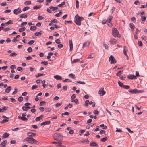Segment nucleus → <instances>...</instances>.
<instances>
[{
  "label": "nucleus",
  "instance_id": "f257e3e1",
  "mask_svg": "<svg viewBox=\"0 0 147 147\" xmlns=\"http://www.w3.org/2000/svg\"><path fill=\"white\" fill-rule=\"evenodd\" d=\"M23 141H26L28 143L31 144H34L37 145H39L40 144V142L36 140L33 138H30V137H28L26 138Z\"/></svg>",
  "mask_w": 147,
  "mask_h": 147
},
{
  "label": "nucleus",
  "instance_id": "f03ea898",
  "mask_svg": "<svg viewBox=\"0 0 147 147\" xmlns=\"http://www.w3.org/2000/svg\"><path fill=\"white\" fill-rule=\"evenodd\" d=\"M53 137L54 139L57 141H61L63 139V136L60 133H55L53 135Z\"/></svg>",
  "mask_w": 147,
  "mask_h": 147
},
{
  "label": "nucleus",
  "instance_id": "7ed1b4c3",
  "mask_svg": "<svg viewBox=\"0 0 147 147\" xmlns=\"http://www.w3.org/2000/svg\"><path fill=\"white\" fill-rule=\"evenodd\" d=\"M112 34L115 37H120V35L117 29L115 28H112Z\"/></svg>",
  "mask_w": 147,
  "mask_h": 147
},
{
  "label": "nucleus",
  "instance_id": "20e7f679",
  "mask_svg": "<svg viewBox=\"0 0 147 147\" xmlns=\"http://www.w3.org/2000/svg\"><path fill=\"white\" fill-rule=\"evenodd\" d=\"M109 61L111 64H115L116 63L117 61L114 57L112 55H111L109 58Z\"/></svg>",
  "mask_w": 147,
  "mask_h": 147
},
{
  "label": "nucleus",
  "instance_id": "39448f33",
  "mask_svg": "<svg viewBox=\"0 0 147 147\" xmlns=\"http://www.w3.org/2000/svg\"><path fill=\"white\" fill-rule=\"evenodd\" d=\"M104 88H101L98 91V94L101 96H103L105 93V92L104 91Z\"/></svg>",
  "mask_w": 147,
  "mask_h": 147
},
{
  "label": "nucleus",
  "instance_id": "423d86ee",
  "mask_svg": "<svg viewBox=\"0 0 147 147\" xmlns=\"http://www.w3.org/2000/svg\"><path fill=\"white\" fill-rule=\"evenodd\" d=\"M21 9L20 8H18L17 9H15L13 11V13L16 15H18L21 12Z\"/></svg>",
  "mask_w": 147,
  "mask_h": 147
},
{
  "label": "nucleus",
  "instance_id": "0eeeda50",
  "mask_svg": "<svg viewBox=\"0 0 147 147\" xmlns=\"http://www.w3.org/2000/svg\"><path fill=\"white\" fill-rule=\"evenodd\" d=\"M83 20V17H80L78 14L76 15L75 17V20H76L82 21Z\"/></svg>",
  "mask_w": 147,
  "mask_h": 147
},
{
  "label": "nucleus",
  "instance_id": "6e6552de",
  "mask_svg": "<svg viewBox=\"0 0 147 147\" xmlns=\"http://www.w3.org/2000/svg\"><path fill=\"white\" fill-rule=\"evenodd\" d=\"M69 45L70 46V51H71L73 48V44L72 40H69Z\"/></svg>",
  "mask_w": 147,
  "mask_h": 147
},
{
  "label": "nucleus",
  "instance_id": "1a4fd4ad",
  "mask_svg": "<svg viewBox=\"0 0 147 147\" xmlns=\"http://www.w3.org/2000/svg\"><path fill=\"white\" fill-rule=\"evenodd\" d=\"M89 141L87 139H86L85 140H81L78 141L79 142L81 143H85L86 144H88V143Z\"/></svg>",
  "mask_w": 147,
  "mask_h": 147
},
{
  "label": "nucleus",
  "instance_id": "9d476101",
  "mask_svg": "<svg viewBox=\"0 0 147 147\" xmlns=\"http://www.w3.org/2000/svg\"><path fill=\"white\" fill-rule=\"evenodd\" d=\"M90 145L92 147H97L98 146V145L95 142H91Z\"/></svg>",
  "mask_w": 147,
  "mask_h": 147
},
{
  "label": "nucleus",
  "instance_id": "9b49d317",
  "mask_svg": "<svg viewBox=\"0 0 147 147\" xmlns=\"http://www.w3.org/2000/svg\"><path fill=\"white\" fill-rule=\"evenodd\" d=\"M27 134L28 136H29V137H31L34 136L36 134V133H33L32 132H28L27 133Z\"/></svg>",
  "mask_w": 147,
  "mask_h": 147
},
{
  "label": "nucleus",
  "instance_id": "f8f14e48",
  "mask_svg": "<svg viewBox=\"0 0 147 147\" xmlns=\"http://www.w3.org/2000/svg\"><path fill=\"white\" fill-rule=\"evenodd\" d=\"M129 92L131 93H137V90L136 89L129 90Z\"/></svg>",
  "mask_w": 147,
  "mask_h": 147
},
{
  "label": "nucleus",
  "instance_id": "ddd939ff",
  "mask_svg": "<svg viewBox=\"0 0 147 147\" xmlns=\"http://www.w3.org/2000/svg\"><path fill=\"white\" fill-rule=\"evenodd\" d=\"M50 121H46L45 122H43L40 125L41 126H44L45 125H48L50 123Z\"/></svg>",
  "mask_w": 147,
  "mask_h": 147
},
{
  "label": "nucleus",
  "instance_id": "4468645a",
  "mask_svg": "<svg viewBox=\"0 0 147 147\" xmlns=\"http://www.w3.org/2000/svg\"><path fill=\"white\" fill-rule=\"evenodd\" d=\"M43 117L44 115L42 114L40 116L36 117L35 119V120L36 121H39L43 118Z\"/></svg>",
  "mask_w": 147,
  "mask_h": 147
},
{
  "label": "nucleus",
  "instance_id": "2eb2a0df",
  "mask_svg": "<svg viewBox=\"0 0 147 147\" xmlns=\"http://www.w3.org/2000/svg\"><path fill=\"white\" fill-rule=\"evenodd\" d=\"M54 78L57 80H60L62 79V77L60 76L57 75L54 76Z\"/></svg>",
  "mask_w": 147,
  "mask_h": 147
},
{
  "label": "nucleus",
  "instance_id": "dca6fc26",
  "mask_svg": "<svg viewBox=\"0 0 147 147\" xmlns=\"http://www.w3.org/2000/svg\"><path fill=\"white\" fill-rule=\"evenodd\" d=\"M127 78L128 79H136V77L134 75H131L129 76H127Z\"/></svg>",
  "mask_w": 147,
  "mask_h": 147
},
{
  "label": "nucleus",
  "instance_id": "f3484780",
  "mask_svg": "<svg viewBox=\"0 0 147 147\" xmlns=\"http://www.w3.org/2000/svg\"><path fill=\"white\" fill-rule=\"evenodd\" d=\"M90 43V42H86L84 43L83 45L82 48H84L85 46H88L89 45Z\"/></svg>",
  "mask_w": 147,
  "mask_h": 147
},
{
  "label": "nucleus",
  "instance_id": "a211bd4d",
  "mask_svg": "<svg viewBox=\"0 0 147 147\" xmlns=\"http://www.w3.org/2000/svg\"><path fill=\"white\" fill-rule=\"evenodd\" d=\"M11 89V87L10 86H9L5 90V92L7 93H9Z\"/></svg>",
  "mask_w": 147,
  "mask_h": 147
},
{
  "label": "nucleus",
  "instance_id": "6ab92c4d",
  "mask_svg": "<svg viewBox=\"0 0 147 147\" xmlns=\"http://www.w3.org/2000/svg\"><path fill=\"white\" fill-rule=\"evenodd\" d=\"M117 42V40L114 39H112L110 41V42L111 44H114L116 43Z\"/></svg>",
  "mask_w": 147,
  "mask_h": 147
},
{
  "label": "nucleus",
  "instance_id": "aec40b11",
  "mask_svg": "<svg viewBox=\"0 0 147 147\" xmlns=\"http://www.w3.org/2000/svg\"><path fill=\"white\" fill-rule=\"evenodd\" d=\"M113 18V17L112 16H109L107 20L108 21V22L110 23V22L111 21Z\"/></svg>",
  "mask_w": 147,
  "mask_h": 147
},
{
  "label": "nucleus",
  "instance_id": "412c9836",
  "mask_svg": "<svg viewBox=\"0 0 147 147\" xmlns=\"http://www.w3.org/2000/svg\"><path fill=\"white\" fill-rule=\"evenodd\" d=\"M76 94H72V96L71 97V102H74V100L76 98Z\"/></svg>",
  "mask_w": 147,
  "mask_h": 147
},
{
  "label": "nucleus",
  "instance_id": "4be33fe9",
  "mask_svg": "<svg viewBox=\"0 0 147 147\" xmlns=\"http://www.w3.org/2000/svg\"><path fill=\"white\" fill-rule=\"evenodd\" d=\"M9 135V133L5 132L3 134V137L4 138H7L8 137Z\"/></svg>",
  "mask_w": 147,
  "mask_h": 147
},
{
  "label": "nucleus",
  "instance_id": "5701e85b",
  "mask_svg": "<svg viewBox=\"0 0 147 147\" xmlns=\"http://www.w3.org/2000/svg\"><path fill=\"white\" fill-rule=\"evenodd\" d=\"M81 21H78L77 20H74V22L78 25L80 26L81 24Z\"/></svg>",
  "mask_w": 147,
  "mask_h": 147
},
{
  "label": "nucleus",
  "instance_id": "b1692460",
  "mask_svg": "<svg viewBox=\"0 0 147 147\" xmlns=\"http://www.w3.org/2000/svg\"><path fill=\"white\" fill-rule=\"evenodd\" d=\"M42 32V31H40L39 32H36L35 33V34L37 36H40L41 35Z\"/></svg>",
  "mask_w": 147,
  "mask_h": 147
},
{
  "label": "nucleus",
  "instance_id": "393cba45",
  "mask_svg": "<svg viewBox=\"0 0 147 147\" xmlns=\"http://www.w3.org/2000/svg\"><path fill=\"white\" fill-rule=\"evenodd\" d=\"M19 16L21 18H27L28 16V15L26 14H22L19 15Z\"/></svg>",
  "mask_w": 147,
  "mask_h": 147
},
{
  "label": "nucleus",
  "instance_id": "a878e982",
  "mask_svg": "<svg viewBox=\"0 0 147 147\" xmlns=\"http://www.w3.org/2000/svg\"><path fill=\"white\" fill-rule=\"evenodd\" d=\"M37 28L35 26H31L30 28V30H35Z\"/></svg>",
  "mask_w": 147,
  "mask_h": 147
},
{
  "label": "nucleus",
  "instance_id": "bb28decb",
  "mask_svg": "<svg viewBox=\"0 0 147 147\" xmlns=\"http://www.w3.org/2000/svg\"><path fill=\"white\" fill-rule=\"evenodd\" d=\"M130 27L132 29V30H134L135 28V25L132 23H130L129 24Z\"/></svg>",
  "mask_w": 147,
  "mask_h": 147
},
{
  "label": "nucleus",
  "instance_id": "cd10ccee",
  "mask_svg": "<svg viewBox=\"0 0 147 147\" xmlns=\"http://www.w3.org/2000/svg\"><path fill=\"white\" fill-rule=\"evenodd\" d=\"M51 143L54 144H57V146H61L62 143L61 142H52Z\"/></svg>",
  "mask_w": 147,
  "mask_h": 147
},
{
  "label": "nucleus",
  "instance_id": "c85d7f7f",
  "mask_svg": "<svg viewBox=\"0 0 147 147\" xmlns=\"http://www.w3.org/2000/svg\"><path fill=\"white\" fill-rule=\"evenodd\" d=\"M31 1H26L24 3V4L26 5H28L31 4Z\"/></svg>",
  "mask_w": 147,
  "mask_h": 147
},
{
  "label": "nucleus",
  "instance_id": "c756f323",
  "mask_svg": "<svg viewBox=\"0 0 147 147\" xmlns=\"http://www.w3.org/2000/svg\"><path fill=\"white\" fill-rule=\"evenodd\" d=\"M65 2L64 1L63 2L61 3V4H59L58 6L60 7H63V6L65 5Z\"/></svg>",
  "mask_w": 147,
  "mask_h": 147
},
{
  "label": "nucleus",
  "instance_id": "7c9ffc66",
  "mask_svg": "<svg viewBox=\"0 0 147 147\" xmlns=\"http://www.w3.org/2000/svg\"><path fill=\"white\" fill-rule=\"evenodd\" d=\"M7 141L6 140H5L3 141V142H2L1 144L2 146H5V145H6V144H7Z\"/></svg>",
  "mask_w": 147,
  "mask_h": 147
},
{
  "label": "nucleus",
  "instance_id": "2f4dec72",
  "mask_svg": "<svg viewBox=\"0 0 147 147\" xmlns=\"http://www.w3.org/2000/svg\"><path fill=\"white\" fill-rule=\"evenodd\" d=\"M94 56V54L92 53L88 57V58H92Z\"/></svg>",
  "mask_w": 147,
  "mask_h": 147
},
{
  "label": "nucleus",
  "instance_id": "473e14b6",
  "mask_svg": "<svg viewBox=\"0 0 147 147\" xmlns=\"http://www.w3.org/2000/svg\"><path fill=\"white\" fill-rule=\"evenodd\" d=\"M118 84L121 87H123L124 85L123 84V83L119 81H118Z\"/></svg>",
  "mask_w": 147,
  "mask_h": 147
},
{
  "label": "nucleus",
  "instance_id": "72a5a7b5",
  "mask_svg": "<svg viewBox=\"0 0 147 147\" xmlns=\"http://www.w3.org/2000/svg\"><path fill=\"white\" fill-rule=\"evenodd\" d=\"M41 7V6L39 5L38 7L37 6H34L33 7V9L34 10L35 9H40Z\"/></svg>",
  "mask_w": 147,
  "mask_h": 147
},
{
  "label": "nucleus",
  "instance_id": "f704fd0d",
  "mask_svg": "<svg viewBox=\"0 0 147 147\" xmlns=\"http://www.w3.org/2000/svg\"><path fill=\"white\" fill-rule=\"evenodd\" d=\"M89 104V101L88 100H86L85 102L84 105L86 107H88V106Z\"/></svg>",
  "mask_w": 147,
  "mask_h": 147
},
{
  "label": "nucleus",
  "instance_id": "c9c22d12",
  "mask_svg": "<svg viewBox=\"0 0 147 147\" xmlns=\"http://www.w3.org/2000/svg\"><path fill=\"white\" fill-rule=\"evenodd\" d=\"M127 48V47L125 46H124V47H123V48H124V49H123V53L124 54L126 55V56H127V54L126 53V51L125 50V49Z\"/></svg>",
  "mask_w": 147,
  "mask_h": 147
},
{
  "label": "nucleus",
  "instance_id": "e433bc0d",
  "mask_svg": "<svg viewBox=\"0 0 147 147\" xmlns=\"http://www.w3.org/2000/svg\"><path fill=\"white\" fill-rule=\"evenodd\" d=\"M69 76L71 78H72L73 79H75L76 78L75 77V75L73 74H69Z\"/></svg>",
  "mask_w": 147,
  "mask_h": 147
},
{
  "label": "nucleus",
  "instance_id": "4c0bfd02",
  "mask_svg": "<svg viewBox=\"0 0 147 147\" xmlns=\"http://www.w3.org/2000/svg\"><path fill=\"white\" fill-rule=\"evenodd\" d=\"M51 22L53 23H57L58 22V21L56 19H54L51 20Z\"/></svg>",
  "mask_w": 147,
  "mask_h": 147
},
{
  "label": "nucleus",
  "instance_id": "58836bf2",
  "mask_svg": "<svg viewBox=\"0 0 147 147\" xmlns=\"http://www.w3.org/2000/svg\"><path fill=\"white\" fill-rule=\"evenodd\" d=\"M26 30V28L25 27H23L21 28H20L19 29V31L20 32H22L23 31H24Z\"/></svg>",
  "mask_w": 147,
  "mask_h": 147
},
{
  "label": "nucleus",
  "instance_id": "ea45409f",
  "mask_svg": "<svg viewBox=\"0 0 147 147\" xmlns=\"http://www.w3.org/2000/svg\"><path fill=\"white\" fill-rule=\"evenodd\" d=\"M7 25L11 24H13V21L11 20H9V21L6 22Z\"/></svg>",
  "mask_w": 147,
  "mask_h": 147
},
{
  "label": "nucleus",
  "instance_id": "a19ab883",
  "mask_svg": "<svg viewBox=\"0 0 147 147\" xmlns=\"http://www.w3.org/2000/svg\"><path fill=\"white\" fill-rule=\"evenodd\" d=\"M8 120L6 119H3L2 121H0V123H4L6 122H7L8 121Z\"/></svg>",
  "mask_w": 147,
  "mask_h": 147
},
{
  "label": "nucleus",
  "instance_id": "79ce46f5",
  "mask_svg": "<svg viewBox=\"0 0 147 147\" xmlns=\"http://www.w3.org/2000/svg\"><path fill=\"white\" fill-rule=\"evenodd\" d=\"M107 140L106 137H104L100 140V141L102 142H105Z\"/></svg>",
  "mask_w": 147,
  "mask_h": 147
},
{
  "label": "nucleus",
  "instance_id": "37998d69",
  "mask_svg": "<svg viewBox=\"0 0 147 147\" xmlns=\"http://www.w3.org/2000/svg\"><path fill=\"white\" fill-rule=\"evenodd\" d=\"M79 1L78 0H76V8H78L79 7Z\"/></svg>",
  "mask_w": 147,
  "mask_h": 147
},
{
  "label": "nucleus",
  "instance_id": "c03bdc74",
  "mask_svg": "<svg viewBox=\"0 0 147 147\" xmlns=\"http://www.w3.org/2000/svg\"><path fill=\"white\" fill-rule=\"evenodd\" d=\"M23 97L20 96L18 98V100L19 102H21L23 100Z\"/></svg>",
  "mask_w": 147,
  "mask_h": 147
},
{
  "label": "nucleus",
  "instance_id": "a18cd8bd",
  "mask_svg": "<svg viewBox=\"0 0 147 147\" xmlns=\"http://www.w3.org/2000/svg\"><path fill=\"white\" fill-rule=\"evenodd\" d=\"M17 54L15 52H13L10 55V56L11 57H15L17 55Z\"/></svg>",
  "mask_w": 147,
  "mask_h": 147
},
{
  "label": "nucleus",
  "instance_id": "49530a36",
  "mask_svg": "<svg viewBox=\"0 0 147 147\" xmlns=\"http://www.w3.org/2000/svg\"><path fill=\"white\" fill-rule=\"evenodd\" d=\"M123 87L125 89H128L130 88V86L127 85H124Z\"/></svg>",
  "mask_w": 147,
  "mask_h": 147
},
{
  "label": "nucleus",
  "instance_id": "de8ad7c7",
  "mask_svg": "<svg viewBox=\"0 0 147 147\" xmlns=\"http://www.w3.org/2000/svg\"><path fill=\"white\" fill-rule=\"evenodd\" d=\"M30 8V7H24L23 9V11H25L27 10H28Z\"/></svg>",
  "mask_w": 147,
  "mask_h": 147
},
{
  "label": "nucleus",
  "instance_id": "09e8293b",
  "mask_svg": "<svg viewBox=\"0 0 147 147\" xmlns=\"http://www.w3.org/2000/svg\"><path fill=\"white\" fill-rule=\"evenodd\" d=\"M22 109L24 111H27V110H28V109H27V107L26 106H23L22 107Z\"/></svg>",
  "mask_w": 147,
  "mask_h": 147
},
{
  "label": "nucleus",
  "instance_id": "8fccbe9b",
  "mask_svg": "<svg viewBox=\"0 0 147 147\" xmlns=\"http://www.w3.org/2000/svg\"><path fill=\"white\" fill-rule=\"evenodd\" d=\"M35 40H31L29 41V42H28V44L29 45H32L35 42Z\"/></svg>",
  "mask_w": 147,
  "mask_h": 147
},
{
  "label": "nucleus",
  "instance_id": "3c124183",
  "mask_svg": "<svg viewBox=\"0 0 147 147\" xmlns=\"http://www.w3.org/2000/svg\"><path fill=\"white\" fill-rule=\"evenodd\" d=\"M38 87V85H33L32 87V89L34 90L35 89L37 88Z\"/></svg>",
  "mask_w": 147,
  "mask_h": 147
},
{
  "label": "nucleus",
  "instance_id": "603ef678",
  "mask_svg": "<svg viewBox=\"0 0 147 147\" xmlns=\"http://www.w3.org/2000/svg\"><path fill=\"white\" fill-rule=\"evenodd\" d=\"M138 45L139 46L141 47V46H142V45H143L142 43V42L140 41H138Z\"/></svg>",
  "mask_w": 147,
  "mask_h": 147
},
{
  "label": "nucleus",
  "instance_id": "864d4df0",
  "mask_svg": "<svg viewBox=\"0 0 147 147\" xmlns=\"http://www.w3.org/2000/svg\"><path fill=\"white\" fill-rule=\"evenodd\" d=\"M27 51L28 52L30 53L32 51V49L31 47H29L28 48Z\"/></svg>",
  "mask_w": 147,
  "mask_h": 147
},
{
  "label": "nucleus",
  "instance_id": "5fc2aeb1",
  "mask_svg": "<svg viewBox=\"0 0 147 147\" xmlns=\"http://www.w3.org/2000/svg\"><path fill=\"white\" fill-rule=\"evenodd\" d=\"M41 63L42 64H43L44 65H48V63L47 61H42L41 62Z\"/></svg>",
  "mask_w": 147,
  "mask_h": 147
},
{
  "label": "nucleus",
  "instance_id": "6e6d98bb",
  "mask_svg": "<svg viewBox=\"0 0 147 147\" xmlns=\"http://www.w3.org/2000/svg\"><path fill=\"white\" fill-rule=\"evenodd\" d=\"M55 42L57 44H59L61 43V42L59 39H57L55 40Z\"/></svg>",
  "mask_w": 147,
  "mask_h": 147
},
{
  "label": "nucleus",
  "instance_id": "4d7b16f0",
  "mask_svg": "<svg viewBox=\"0 0 147 147\" xmlns=\"http://www.w3.org/2000/svg\"><path fill=\"white\" fill-rule=\"evenodd\" d=\"M76 82L81 84H85V82H82L80 81H76Z\"/></svg>",
  "mask_w": 147,
  "mask_h": 147
},
{
  "label": "nucleus",
  "instance_id": "13d9d810",
  "mask_svg": "<svg viewBox=\"0 0 147 147\" xmlns=\"http://www.w3.org/2000/svg\"><path fill=\"white\" fill-rule=\"evenodd\" d=\"M1 109L2 112H3L7 109V108L5 106H4Z\"/></svg>",
  "mask_w": 147,
  "mask_h": 147
},
{
  "label": "nucleus",
  "instance_id": "bf43d9fd",
  "mask_svg": "<svg viewBox=\"0 0 147 147\" xmlns=\"http://www.w3.org/2000/svg\"><path fill=\"white\" fill-rule=\"evenodd\" d=\"M68 80H69V79H66L62 80V81H63V82H71V80H69V81H68Z\"/></svg>",
  "mask_w": 147,
  "mask_h": 147
},
{
  "label": "nucleus",
  "instance_id": "052dcab7",
  "mask_svg": "<svg viewBox=\"0 0 147 147\" xmlns=\"http://www.w3.org/2000/svg\"><path fill=\"white\" fill-rule=\"evenodd\" d=\"M93 113L94 114L97 115L98 114L99 111L97 110H95L94 111Z\"/></svg>",
  "mask_w": 147,
  "mask_h": 147
},
{
  "label": "nucleus",
  "instance_id": "680f3d73",
  "mask_svg": "<svg viewBox=\"0 0 147 147\" xmlns=\"http://www.w3.org/2000/svg\"><path fill=\"white\" fill-rule=\"evenodd\" d=\"M103 46L105 47V49H107L108 48L109 46L107 45H106L105 42H103Z\"/></svg>",
  "mask_w": 147,
  "mask_h": 147
},
{
  "label": "nucleus",
  "instance_id": "e2e57ef3",
  "mask_svg": "<svg viewBox=\"0 0 147 147\" xmlns=\"http://www.w3.org/2000/svg\"><path fill=\"white\" fill-rule=\"evenodd\" d=\"M142 39L144 41H146V38L145 36L143 35L141 36Z\"/></svg>",
  "mask_w": 147,
  "mask_h": 147
},
{
  "label": "nucleus",
  "instance_id": "0e129e2a",
  "mask_svg": "<svg viewBox=\"0 0 147 147\" xmlns=\"http://www.w3.org/2000/svg\"><path fill=\"white\" fill-rule=\"evenodd\" d=\"M57 87L58 89L61 88V84L60 83L58 84L57 86Z\"/></svg>",
  "mask_w": 147,
  "mask_h": 147
},
{
  "label": "nucleus",
  "instance_id": "69168bd1",
  "mask_svg": "<svg viewBox=\"0 0 147 147\" xmlns=\"http://www.w3.org/2000/svg\"><path fill=\"white\" fill-rule=\"evenodd\" d=\"M144 92V90H137V93H142L143 92Z\"/></svg>",
  "mask_w": 147,
  "mask_h": 147
},
{
  "label": "nucleus",
  "instance_id": "338daca9",
  "mask_svg": "<svg viewBox=\"0 0 147 147\" xmlns=\"http://www.w3.org/2000/svg\"><path fill=\"white\" fill-rule=\"evenodd\" d=\"M21 118V120L22 121H25L28 120V119L25 117H22Z\"/></svg>",
  "mask_w": 147,
  "mask_h": 147
},
{
  "label": "nucleus",
  "instance_id": "774afa93",
  "mask_svg": "<svg viewBox=\"0 0 147 147\" xmlns=\"http://www.w3.org/2000/svg\"><path fill=\"white\" fill-rule=\"evenodd\" d=\"M80 60V59H74L72 61V63H76L77 62H78Z\"/></svg>",
  "mask_w": 147,
  "mask_h": 147
}]
</instances>
